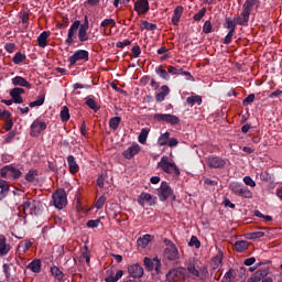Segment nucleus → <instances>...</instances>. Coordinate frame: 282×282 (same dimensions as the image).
Returning <instances> with one entry per match:
<instances>
[{
  "label": "nucleus",
  "instance_id": "27",
  "mask_svg": "<svg viewBox=\"0 0 282 282\" xmlns=\"http://www.w3.org/2000/svg\"><path fill=\"white\" fill-rule=\"evenodd\" d=\"M234 21L237 23V25H248V22L250 21V15L242 11L240 15H236L234 18Z\"/></svg>",
  "mask_w": 282,
  "mask_h": 282
},
{
  "label": "nucleus",
  "instance_id": "40",
  "mask_svg": "<svg viewBox=\"0 0 282 282\" xmlns=\"http://www.w3.org/2000/svg\"><path fill=\"white\" fill-rule=\"evenodd\" d=\"M26 58L28 56H25V54L18 52L13 56L12 63H14V65H21V63H25Z\"/></svg>",
  "mask_w": 282,
  "mask_h": 282
},
{
  "label": "nucleus",
  "instance_id": "32",
  "mask_svg": "<svg viewBox=\"0 0 282 282\" xmlns=\"http://www.w3.org/2000/svg\"><path fill=\"white\" fill-rule=\"evenodd\" d=\"M248 246H250V242L246 240H238L235 242V250L236 252H246V250H248Z\"/></svg>",
  "mask_w": 282,
  "mask_h": 282
},
{
  "label": "nucleus",
  "instance_id": "61",
  "mask_svg": "<svg viewBox=\"0 0 282 282\" xmlns=\"http://www.w3.org/2000/svg\"><path fill=\"white\" fill-rule=\"evenodd\" d=\"M68 25H69V18H67V17H63L62 23H57V28H59V30H63V29L67 28Z\"/></svg>",
  "mask_w": 282,
  "mask_h": 282
},
{
  "label": "nucleus",
  "instance_id": "28",
  "mask_svg": "<svg viewBox=\"0 0 282 282\" xmlns=\"http://www.w3.org/2000/svg\"><path fill=\"white\" fill-rule=\"evenodd\" d=\"M67 163L69 166V173H72V175H76V173H78V163H76V159L74 158V155H68L67 156Z\"/></svg>",
  "mask_w": 282,
  "mask_h": 282
},
{
  "label": "nucleus",
  "instance_id": "29",
  "mask_svg": "<svg viewBox=\"0 0 282 282\" xmlns=\"http://www.w3.org/2000/svg\"><path fill=\"white\" fill-rule=\"evenodd\" d=\"M30 248H32V241L24 240L18 245L17 250H18L19 254H25V252H28V250H30Z\"/></svg>",
  "mask_w": 282,
  "mask_h": 282
},
{
  "label": "nucleus",
  "instance_id": "1",
  "mask_svg": "<svg viewBox=\"0 0 282 282\" xmlns=\"http://www.w3.org/2000/svg\"><path fill=\"white\" fill-rule=\"evenodd\" d=\"M87 26H80V21L76 20L69 28L66 39V44L72 45L74 43V39L76 37V32L78 36L79 43H85L89 41V33H87Z\"/></svg>",
  "mask_w": 282,
  "mask_h": 282
},
{
  "label": "nucleus",
  "instance_id": "63",
  "mask_svg": "<svg viewBox=\"0 0 282 282\" xmlns=\"http://www.w3.org/2000/svg\"><path fill=\"white\" fill-rule=\"evenodd\" d=\"M100 225V219H96V220H88L86 226L88 228H98V226Z\"/></svg>",
  "mask_w": 282,
  "mask_h": 282
},
{
  "label": "nucleus",
  "instance_id": "44",
  "mask_svg": "<svg viewBox=\"0 0 282 282\" xmlns=\"http://www.w3.org/2000/svg\"><path fill=\"white\" fill-rule=\"evenodd\" d=\"M221 261H223L221 254H217L216 257H214L210 261V265H212L213 270H217V268H219V265H221Z\"/></svg>",
  "mask_w": 282,
  "mask_h": 282
},
{
  "label": "nucleus",
  "instance_id": "49",
  "mask_svg": "<svg viewBox=\"0 0 282 282\" xmlns=\"http://www.w3.org/2000/svg\"><path fill=\"white\" fill-rule=\"evenodd\" d=\"M82 259H85L87 265H89V263L91 262L89 247H87V246L84 247V251L82 253Z\"/></svg>",
  "mask_w": 282,
  "mask_h": 282
},
{
  "label": "nucleus",
  "instance_id": "8",
  "mask_svg": "<svg viewBox=\"0 0 282 282\" xmlns=\"http://www.w3.org/2000/svg\"><path fill=\"white\" fill-rule=\"evenodd\" d=\"M153 119L156 120L158 122H166L167 124H178L180 123V118L174 115H169V113H155L153 116Z\"/></svg>",
  "mask_w": 282,
  "mask_h": 282
},
{
  "label": "nucleus",
  "instance_id": "9",
  "mask_svg": "<svg viewBox=\"0 0 282 282\" xmlns=\"http://www.w3.org/2000/svg\"><path fill=\"white\" fill-rule=\"evenodd\" d=\"M159 199L161 202H166L171 195H173V189L166 182H162L160 188L158 189Z\"/></svg>",
  "mask_w": 282,
  "mask_h": 282
},
{
  "label": "nucleus",
  "instance_id": "53",
  "mask_svg": "<svg viewBox=\"0 0 282 282\" xmlns=\"http://www.w3.org/2000/svg\"><path fill=\"white\" fill-rule=\"evenodd\" d=\"M207 9L203 8L200 9L196 14H194L193 19L194 21H202L204 17H206Z\"/></svg>",
  "mask_w": 282,
  "mask_h": 282
},
{
  "label": "nucleus",
  "instance_id": "43",
  "mask_svg": "<svg viewBox=\"0 0 282 282\" xmlns=\"http://www.w3.org/2000/svg\"><path fill=\"white\" fill-rule=\"evenodd\" d=\"M224 28H226L229 31H236L237 22L235 20H232L231 18H226Z\"/></svg>",
  "mask_w": 282,
  "mask_h": 282
},
{
  "label": "nucleus",
  "instance_id": "46",
  "mask_svg": "<svg viewBox=\"0 0 282 282\" xmlns=\"http://www.w3.org/2000/svg\"><path fill=\"white\" fill-rule=\"evenodd\" d=\"M155 73L158 74V76H160V78H163V80H169L171 78V76L169 75V72L162 68V66L158 67L155 69Z\"/></svg>",
  "mask_w": 282,
  "mask_h": 282
},
{
  "label": "nucleus",
  "instance_id": "60",
  "mask_svg": "<svg viewBox=\"0 0 282 282\" xmlns=\"http://www.w3.org/2000/svg\"><path fill=\"white\" fill-rule=\"evenodd\" d=\"M243 183L246 184V186H251V188H254V186H257V183L250 176H245Z\"/></svg>",
  "mask_w": 282,
  "mask_h": 282
},
{
  "label": "nucleus",
  "instance_id": "38",
  "mask_svg": "<svg viewBox=\"0 0 282 282\" xmlns=\"http://www.w3.org/2000/svg\"><path fill=\"white\" fill-rule=\"evenodd\" d=\"M141 30H147L148 32H154V30H158V24L150 23L147 20H143L141 22Z\"/></svg>",
  "mask_w": 282,
  "mask_h": 282
},
{
  "label": "nucleus",
  "instance_id": "34",
  "mask_svg": "<svg viewBox=\"0 0 282 282\" xmlns=\"http://www.w3.org/2000/svg\"><path fill=\"white\" fill-rule=\"evenodd\" d=\"M0 195L1 197H8V193H10V185L8 184V181L0 180Z\"/></svg>",
  "mask_w": 282,
  "mask_h": 282
},
{
  "label": "nucleus",
  "instance_id": "51",
  "mask_svg": "<svg viewBox=\"0 0 282 282\" xmlns=\"http://www.w3.org/2000/svg\"><path fill=\"white\" fill-rule=\"evenodd\" d=\"M45 102V95H42L35 101H31L29 107H41Z\"/></svg>",
  "mask_w": 282,
  "mask_h": 282
},
{
  "label": "nucleus",
  "instance_id": "50",
  "mask_svg": "<svg viewBox=\"0 0 282 282\" xmlns=\"http://www.w3.org/2000/svg\"><path fill=\"white\" fill-rule=\"evenodd\" d=\"M243 187V185L232 182L229 184V189L234 193V195H238L239 191Z\"/></svg>",
  "mask_w": 282,
  "mask_h": 282
},
{
  "label": "nucleus",
  "instance_id": "57",
  "mask_svg": "<svg viewBox=\"0 0 282 282\" xmlns=\"http://www.w3.org/2000/svg\"><path fill=\"white\" fill-rule=\"evenodd\" d=\"M86 105L87 107H89L90 109H94L95 111H98L99 107H98V102H96V100L88 98L86 100Z\"/></svg>",
  "mask_w": 282,
  "mask_h": 282
},
{
  "label": "nucleus",
  "instance_id": "41",
  "mask_svg": "<svg viewBox=\"0 0 282 282\" xmlns=\"http://www.w3.org/2000/svg\"><path fill=\"white\" fill-rule=\"evenodd\" d=\"M29 270L34 272L35 274H39V272H41V261L39 259L33 260L29 264Z\"/></svg>",
  "mask_w": 282,
  "mask_h": 282
},
{
  "label": "nucleus",
  "instance_id": "54",
  "mask_svg": "<svg viewBox=\"0 0 282 282\" xmlns=\"http://www.w3.org/2000/svg\"><path fill=\"white\" fill-rule=\"evenodd\" d=\"M106 202H107V196L105 195L100 196L95 204V208H97V210H100V208L105 206Z\"/></svg>",
  "mask_w": 282,
  "mask_h": 282
},
{
  "label": "nucleus",
  "instance_id": "37",
  "mask_svg": "<svg viewBox=\"0 0 282 282\" xmlns=\"http://www.w3.org/2000/svg\"><path fill=\"white\" fill-rule=\"evenodd\" d=\"M187 105L189 107H194V105H202V96L195 95L186 98Z\"/></svg>",
  "mask_w": 282,
  "mask_h": 282
},
{
  "label": "nucleus",
  "instance_id": "15",
  "mask_svg": "<svg viewBox=\"0 0 282 282\" xmlns=\"http://www.w3.org/2000/svg\"><path fill=\"white\" fill-rule=\"evenodd\" d=\"M22 94H25V89L23 88L15 87L11 89L10 96L15 105H23V97H21Z\"/></svg>",
  "mask_w": 282,
  "mask_h": 282
},
{
  "label": "nucleus",
  "instance_id": "25",
  "mask_svg": "<svg viewBox=\"0 0 282 282\" xmlns=\"http://www.w3.org/2000/svg\"><path fill=\"white\" fill-rule=\"evenodd\" d=\"M270 272V270L268 268L265 269H260L256 272V274L253 276H251L249 279L248 282H261V279H263V276H268V273Z\"/></svg>",
  "mask_w": 282,
  "mask_h": 282
},
{
  "label": "nucleus",
  "instance_id": "3",
  "mask_svg": "<svg viewBox=\"0 0 282 282\" xmlns=\"http://www.w3.org/2000/svg\"><path fill=\"white\" fill-rule=\"evenodd\" d=\"M166 248L164 249L163 257L167 261H177L180 259V251L173 241L165 239Z\"/></svg>",
  "mask_w": 282,
  "mask_h": 282
},
{
  "label": "nucleus",
  "instance_id": "10",
  "mask_svg": "<svg viewBox=\"0 0 282 282\" xmlns=\"http://www.w3.org/2000/svg\"><path fill=\"white\" fill-rule=\"evenodd\" d=\"M78 61H89V52L85 50L76 51L69 58L68 63L70 66L76 65Z\"/></svg>",
  "mask_w": 282,
  "mask_h": 282
},
{
  "label": "nucleus",
  "instance_id": "22",
  "mask_svg": "<svg viewBox=\"0 0 282 282\" xmlns=\"http://www.w3.org/2000/svg\"><path fill=\"white\" fill-rule=\"evenodd\" d=\"M169 94H171V88L166 85L161 86V91L155 95L156 102H164Z\"/></svg>",
  "mask_w": 282,
  "mask_h": 282
},
{
  "label": "nucleus",
  "instance_id": "45",
  "mask_svg": "<svg viewBox=\"0 0 282 282\" xmlns=\"http://www.w3.org/2000/svg\"><path fill=\"white\" fill-rule=\"evenodd\" d=\"M36 177H39V171L37 170H30L29 173L25 175L26 182H35Z\"/></svg>",
  "mask_w": 282,
  "mask_h": 282
},
{
  "label": "nucleus",
  "instance_id": "26",
  "mask_svg": "<svg viewBox=\"0 0 282 282\" xmlns=\"http://www.w3.org/2000/svg\"><path fill=\"white\" fill-rule=\"evenodd\" d=\"M47 39H50V31H44L37 36V45L39 47L45 48L47 47Z\"/></svg>",
  "mask_w": 282,
  "mask_h": 282
},
{
  "label": "nucleus",
  "instance_id": "13",
  "mask_svg": "<svg viewBox=\"0 0 282 282\" xmlns=\"http://www.w3.org/2000/svg\"><path fill=\"white\" fill-rule=\"evenodd\" d=\"M155 202L156 198L149 193H141L138 197V204L143 207L145 204H148V206H155Z\"/></svg>",
  "mask_w": 282,
  "mask_h": 282
},
{
  "label": "nucleus",
  "instance_id": "16",
  "mask_svg": "<svg viewBox=\"0 0 282 282\" xmlns=\"http://www.w3.org/2000/svg\"><path fill=\"white\" fill-rule=\"evenodd\" d=\"M134 10L138 12V14H147L149 12V0H137L134 2Z\"/></svg>",
  "mask_w": 282,
  "mask_h": 282
},
{
  "label": "nucleus",
  "instance_id": "59",
  "mask_svg": "<svg viewBox=\"0 0 282 282\" xmlns=\"http://www.w3.org/2000/svg\"><path fill=\"white\" fill-rule=\"evenodd\" d=\"M0 119L2 121L11 120L12 119V113H10V111H8V110L0 111Z\"/></svg>",
  "mask_w": 282,
  "mask_h": 282
},
{
  "label": "nucleus",
  "instance_id": "55",
  "mask_svg": "<svg viewBox=\"0 0 282 282\" xmlns=\"http://www.w3.org/2000/svg\"><path fill=\"white\" fill-rule=\"evenodd\" d=\"M236 31H229L225 36L223 43L224 45H230L232 43V36H235Z\"/></svg>",
  "mask_w": 282,
  "mask_h": 282
},
{
  "label": "nucleus",
  "instance_id": "24",
  "mask_svg": "<svg viewBox=\"0 0 282 282\" xmlns=\"http://www.w3.org/2000/svg\"><path fill=\"white\" fill-rule=\"evenodd\" d=\"M182 14H184V7L178 6L174 9V13L172 17V24L180 25V19H182Z\"/></svg>",
  "mask_w": 282,
  "mask_h": 282
},
{
  "label": "nucleus",
  "instance_id": "35",
  "mask_svg": "<svg viewBox=\"0 0 282 282\" xmlns=\"http://www.w3.org/2000/svg\"><path fill=\"white\" fill-rule=\"evenodd\" d=\"M109 25H111V28H116V20L113 19H105L101 23H100V28H102L104 30L101 31L102 34H107V30L106 28H109Z\"/></svg>",
  "mask_w": 282,
  "mask_h": 282
},
{
  "label": "nucleus",
  "instance_id": "4",
  "mask_svg": "<svg viewBox=\"0 0 282 282\" xmlns=\"http://www.w3.org/2000/svg\"><path fill=\"white\" fill-rule=\"evenodd\" d=\"M187 271L192 274L195 281H206L208 279V268L202 267L199 270L195 268V264L187 265Z\"/></svg>",
  "mask_w": 282,
  "mask_h": 282
},
{
  "label": "nucleus",
  "instance_id": "17",
  "mask_svg": "<svg viewBox=\"0 0 282 282\" xmlns=\"http://www.w3.org/2000/svg\"><path fill=\"white\" fill-rule=\"evenodd\" d=\"M10 250H12V246L8 243V238L0 235V257H7V254H10Z\"/></svg>",
  "mask_w": 282,
  "mask_h": 282
},
{
  "label": "nucleus",
  "instance_id": "47",
  "mask_svg": "<svg viewBox=\"0 0 282 282\" xmlns=\"http://www.w3.org/2000/svg\"><path fill=\"white\" fill-rule=\"evenodd\" d=\"M147 138H149V130L143 128L139 134L138 141L140 144H147Z\"/></svg>",
  "mask_w": 282,
  "mask_h": 282
},
{
  "label": "nucleus",
  "instance_id": "36",
  "mask_svg": "<svg viewBox=\"0 0 282 282\" xmlns=\"http://www.w3.org/2000/svg\"><path fill=\"white\" fill-rule=\"evenodd\" d=\"M51 274L57 279V281H63V278L65 276V274L63 273V271H61V268L54 265L51 268Z\"/></svg>",
  "mask_w": 282,
  "mask_h": 282
},
{
  "label": "nucleus",
  "instance_id": "39",
  "mask_svg": "<svg viewBox=\"0 0 282 282\" xmlns=\"http://www.w3.org/2000/svg\"><path fill=\"white\" fill-rule=\"evenodd\" d=\"M171 139V132H165L159 137L158 144L159 147H166L169 140Z\"/></svg>",
  "mask_w": 282,
  "mask_h": 282
},
{
  "label": "nucleus",
  "instance_id": "56",
  "mask_svg": "<svg viewBox=\"0 0 282 282\" xmlns=\"http://www.w3.org/2000/svg\"><path fill=\"white\" fill-rule=\"evenodd\" d=\"M254 94H250L248 97H246L243 100H242V105L243 107H248V105H252L254 102Z\"/></svg>",
  "mask_w": 282,
  "mask_h": 282
},
{
  "label": "nucleus",
  "instance_id": "20",
  "mask_svg": "<svg viewBox=\"0 0 282 282\" xmlns=\"http://www.w3.org/2000/svg\"><path fill=\"white\" fill-rule=\"evenodd\" d=\"M169 74H172V76L180 75V76H186L187 80H191L193 76L189 72L184 70L183 68H177L175 66H167Z\"/></svg>",
  "mask_w": 282,
  "mask_h": 282
},
{
  "label": "nucleus",
  "instance_id": "64",
  "mask_svg": "<svg viewBox=\"0 0 282 282\" xmlns=\"http://www.w3.org/2000/svg\"><path fill=\"white\" fill-rule=\"evenodd\" d=\"M12 127H14V121H12V119L4 120L3 129H6L7 131H10Z\"/></svg>",
  "mask_w": 282,
  "mask_h": 282
},
{
  "label": "nucleus",
  "instance_id": "58",
  "mask_svg": "<svg viewBox=\"0 0 282 282\" xmlns=\"http://www.w3.org/2000/svg\"><path fill=\"white\" fill-rule=\"evenodd\" d=\"M261 237H265V232L263 231H253L249 234V239H261Z\"/></svg>",
  "mask_w": 282,
  "mask_h": 282
},
{
  "label": "nucleus",
  "instance_id": "19",
  "mask_svg": "<svg viewBox=\"0 0 282 282\" xmlns=\"http://www.w3.org/2000/svg\"><path fill=\"white\" fill-rule=\"evenodd\" d=\"M36 206H37L36 200H33V202L25 200L23 203L22 210L24 215L25 213H29V215H36Z\"/></svg>",
  "mask_w": 282,
  "mask_h": 282
},
{
  "label": "nucleus",
  "instance_id": "2",
  "mask_svg": "<svg viewBox=\"0 0 282 282\" xmlns=\"http://www.w3.org/2000/svg\"><path fill=\"white\" fill-rule=\"evenodd\" d=\"M158 169L167 175H173V177H180L181 175L177 164H175L174 161L166 155L161 158V161L158 163Z\"/></svg>",
  "mask_w": 282,
  "mask_h": 282
},
{
  "label": "nucleus",
  "instance_id": "5",
  "mask_svg": "<svg viewBox=\"0 0 282 282\" xmlns=\"http://www.w3.org/2000/svg\"><path fill=\"white\" fill-rule=\"evenodd\" d=\"M52 197L55 208L63 210V208L67 206V194L65 193V189H57L55 193H53Z\"/></svg>",
  "mask_w": 282,
  "mask_h": 282
},
{
  "label": "nucleus",
  "instance_id": "12",
  "mask_svg": "<svg viewBox=\"0 0 282 282\" xmlns=\"http://www.w3.org/2000/svg\"><path fill=\"white\" fill-rule=\"evenodd\" d=\"M128 274H130L132 279H142V276H144V269L139 263L130 264L128 267Z\"/></svg>",
  "mask_w": 282,
  "mask_h": 282
},
{
  "label": "nucleus",
  "instance_id": "14",
  "mask_svg": "<svg viewBox=\"0 0 282 282\" xmlns=\"http://www.w3.org/2000/svg\"><path fill=\"white\" fill-rule=\"evenodd\" d=\"M141 150L140 144L133 143L130 148L122 152V155L126 160H133V158H135Z\"/></svg>",
  "mask_w": 282,
  "mask_h": 282
},
{
  "label": "nucleus",
  "instance_id": "62",
  "mask_svg": "<svg viewBox=\"0 0 282 282\" xmlns=\"http://www.w3.org/2000/svg\"><path fill=\"white\" fill-rule=\"evenodd\" d=\"M189 246H195V248H200L202 242H199V239H197L196 236H192V238L189 240Z\"/></svg>",
  "mask_w": 282,
  "mask_h": 282
},
{
  "label": "nucleus",
  "instance_id": "52",
  "mask_svg": "<svg viewBox=\"0 0 282 282\" xmlns=\"http://www.w3.org/2000/svg\"><path fill=\"white\" fill-rule=\"evenodd\" d=\"M210 32H213V23L210 22V20H207L203 25V33L210 34Z\"/></svg>",
  "mask_w": 282,
  "mask_h": 282
},
{
  "label": "nucleus",
  "instance_id": "42",
  "mask_svg": "<svg viewBox=\"0 0 282 282\" xmlns=\"http://www.w3.org/2000/svg\"><path fill=\"white\" fill-rule=\"evenodd\" d=\"M120 122H122V118L120 117H112L109 120V127L112 131H117L118 127H120Z\"/></svg>",
  "mask_w": 282,
  "mask_h": 282
},
{
  "label": "nucleus",
  "instance_id": "31",
  "mask_svg": "<svg viewBox=\"0 0 282 282\" xmlns=\"http://www.w3.org/2000/svg\"><path fill=\"white\" fill-rule=\"evenodd\" d=\"M256 4H257V0H246L242 6V12H245L246 14H249L250 17V13L254 9Z\"/></svg>",
  "mask_w": 282,
  "mask_h": 282
},
{
  "label": "nucleus",
  "instance_id": "48",
  "mask_svg": "<svg viewBox=\"0 0 282 282\" xmlns=\"http://www.w3.org/2000/svg\"><path fill=\"white\" fill-rule=\"evenodd\" d=\"M69 118V108L67 106H64L61 110V120L62 122H68Z\"/></svg>",
  "mask_w": 282,
  "mask_h": 282
},
{
  "label": "nucleus",
  "instance_id": "30",
  "mask_svg": "<svg viewBox=\"0 0 282 282\" xmlns=\"http://www.w3.org/2000/svg\"><path fill=\"white\" fill-rule=\"evenodd\" d=\"M181 276H182V270H180V269L171 270V271L166 274L167 281H173V282L180 281V278H181Z\"/></svg>",
  "mask_w": 282,
  "mask_h": 282
},
{
  "label": "nucleus",
  "instance_id": "21",
  "mask_svg": "<svg viewBox=\"0 0 282 282\" xmlns=\"http://www.w3.org/2000/svg\"><path fill=\"white\" fill-rule=\"evenodd\" d=\"M12 84L14 87H25L26 89H32V84H30V82H28L22 76H15L12 78Z\"/></svg>",
  "mask_w": 282,
  "mask_h": 282
},
{
  "label": "nucleus",
  "instance_id": "18",
  "mask_svg": "<svg viewBox=\"0 0 282 282\" xmlns=\"http://www.w3.org/2000/svg\"><path fill=\"white\" fill-rule=\"evenodd\" d=\"M143 263L148 270L151 271L155 268L156 273H160V268L162 267L160 259L155 258L154 260H151L150 258H144Z\"/></svg>",
  "mask_w": 282,
  "mask_h": 282
},
{
  "label": "nucleus",
  "instance_id": "7",
  "mask_svg": "<svg viewBox=\"0 0 282 282\" xmlns=\"http://www.w3.org/2000/svg\"><path fill=\"white\" fill-rule=\"evenodd\" d=\"M22 173L12 165H6L0 170V177H13V180H19Z\"/></svg>",
  "mask_w": 282,
  "mask_h": 282
},
{
  "label": "nucleus",
  "instance_id": "23",
  "mask_svg": "<svg viewBox=\"0 0 282 282\" xmlns=\"http://www.w3.org/2000/svg\"><path fill=\"white\" fill-rule=\"evenodd\" d=\"M151 239H153L152 235H143L142 237L138 238L137 240V246L138 248H140L141 250H144V248H147V246H149V243H151Z\"/></svg>",
  "mask_w": 282,
  "mask_h": 282
},
{
  "label": "nucleus",
  "instance_id": "11",
  "mask_svg": "<svg viewBox=\"0 0 282 282\" xmlns=\"http://www.w3.org/2000/svg\"><path fill=\"white\" fill-rule=\"evenodd\" d=\"M207 166L209 169H224L226 166V160L215 155L208 156Z\"/></svg>",
  "mask_w": 282,
  "mask_h": 282
},
{
  "label": "nucleus",
  "instance_id": "6",
  "mask_svg": "<svg viewBox=\"0 0 282 282\" xmlns=\"http://www.w3.org/2000/svg\"><path fill=\"white\" fill-rule=\"evenodd\" d=\"M47 129V123L43 119L37 118L31 124L30 135L32 138H39Z\"/></svg>",
  "mask_w": 282,
  "mask_h": 282
},
{
  "label": "nucleus",
  "instance_id": "33",
  "mask_svg": "<svg viewBox=\"0 0 282 282\" xmlns=\"http://www.w3.org/2000/svg\"><path fill=\"white\" fill-rule=\"evenodd\" d=\"M238 197H243L245 199H252V192L248 189V187L243 186L240 187V191L238 194H236Z\"/></svg>",
  "mask_w": 282,
  "mask_h": 282
}]
</instances>
